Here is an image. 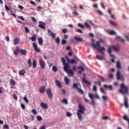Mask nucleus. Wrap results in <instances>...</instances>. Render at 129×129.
Here are the masks:
<instances>
[{
	"label": "nucleus",
	"mask_w": 129,
	"mask_h": 129,
	"mask_svg": "<svg viewBox=\"0 0 129 129\" xmlns=\"http://www.w3.org/2000/svg\"><path fill=\"white\" fill-rule=\"evenodd\" d=\"M99 41H96V43L93 42L92 43V47H93L94 49L98 50V51H99V52H100V53H101L102 55H104V52H103V51H105V48H104V47L103 46H101V45H100V43H104V40L100 39L99 40Z\"/></svg>",
	"instance_id": "obj_1"
},
{
	"label": "nucleus",
	"mask_w": 129,
	"mask_h": 129,
	"mask_svg": "<svg viewBox=\"0 0 129 129\" xmlns=\"http://www.w3.org/2000/svg\"><path fill=\"white\" fill-rule=\"evenodd\" d=\"M112 50H114L115 52H118L119 51V46L116 45V46H110L108 47V53L109 54L110 56L112 57L111 59V62L113 63L115 62V60H114L115 57L111 54V52H112Z\"/></svg>",
	"instance_id": "obj_2"
},
{
	"label": "nucleus",
	"mask_w": 129,
	"mask_h": 129,
	"mask_svg": "<svg viewBox=\"0 0 129 129\" xmlns=\"http://www.w3.org/2000/svg\"><path fill=\"white\" fill-rule=\"evenodd\" d=\"M79 109L77 111V114L78 115V119L79 120H83V116L82 114H84V112L86 110L85 107L82 106L81 104L78 105Z\"/></svg>",
	"instance_id": "obj_3"
},
{
	"label": "nucleus",
	"mask_w": 129,
	"mask_h": 129,
	"mask_svg": "<svg viewBox=\"0 0 129 129\" xmlns=\"http://www.w3.org/2000/svg\"><path fill=\"white\" fill-rule=\"evenodd\" d=\"M119 92L121 94H128V87L125 86L124 83H122L120 85Z\"/></svg>",
	"instance_id": "obj_4"
},
{
	"label": "nucleus",
	"mask_w": 129,
	"mask_h": 129,
	"mask_svg": "<svg viewBox=\"0 0 129 129\" xmlns=\"http://www.w3.org/2000/svg\"><path fill=\"white\" fill-rule=\"evenodd\" d=\"M73 88L76 89V91L80 94H84V91L81 89V84L80 83H74L73 85Z\"/></svg>",
	"instance_id": "obj_5"
},
{
	"label": "nucleus",
	"mask_w": 129,
	"mask_h": 129,
	"mask_svg": "<svg viewBox=\"0 0 129 129\" xmlns=\"http://www.w3.org/2000/svg\"><path fill=\"white\" fill-rule=\"evenodd\" d=\"M61 60L62 64L63 65V69L66 72H67V71H69V69L70 68L69 63L68 62L66 63V59H65V57H62L61 58Z\"/></svg>",
	"instance_id": "obj_6"
},
{
	"label": "nucleus",
	"mask_w": 129,
	"mask_h": 129,
	"mask_svg": "<svg viewBox=\"0 0 129 129\" xmlns=\"http://www.w3.org/2000/svg\"><path fill=\"white\" fill-rule=\"evenodd\" d=\"M117 80H121V81H124V77L123 75L120 74L119 71H117L116 74Z\"/></svg>",
	"instance_id": "obj_7"
},
{
	"label": "nucleus",
	"mask_w": 129,
	"mask_h": 129,
	"mask_svg": "<svg viewBox=\"0 0 129 129\" xmlns=\"http://www.w3.org/2000/svg\"><path fill=\"white\" fill-rule=\"evenodd\" d=\"M47 32H48L47 34L48 36H49L50 37H51L52 39H55L56 38V33H54V32H53L50 29H48Z\"/></svg>",
	"instance_id": "obj_8"
},
{
	"label": "nucleus",
	"mask_w": 129,
	"mask_h": 129,
	"mask_svg": "<svg viewBox=\"0 0 129 129\" xmlns=\"http://www.w3.org/2000/svg\"><path fill=\"white\" fill-rule=\"evenodd\" d=\"M46 94L48 96L49 98H52L53 97V94H52V90L50 88L46 89Z\"/></svg>",
	"instance_id": "obj_9"
},
{
	"label": "nucleus",
	"mask_w": 129,
	"mask_h": 129,
	"mask_svg": "<svg viewBox=\"0 0 129 129\" xmlns=\"http://www.w3.org/2000/svg\"><path fill=\"white\" fill-rule=\"evenodd\" d=\"M39 64L40 67L42 69H45V61H44V60H43V58H40L39 60Z\"/></svg>",
	"instance_id": "obj_10"
},
{
	"label": "nucleus",
	"mask_w": 129,
	"mask_h": 129,
	"mask_svg": "<svg viewBox=\"0 0 129 129\" xmlns=\"http://www.w3.org/2000/svg\"><path fill=\"white\" fill-rule=\"evenodd\" d=\"M124 105L126 108H128V99L126 96L124 97Z\"/></svg>",
	"instance_id": "obj_11"
},
{
	"label": "nucleus",
	"mask_w": 129,
	"mask_h": 129,
	"mask_svg": "<svg viewBox=\"0 0 129 129\" xmlns=\"http://www.w3.org/2000/svg\"><path fill=\"white\" fill-rule=\"evenodd\" d=\"M45 25H46V24H45V23H44L42 21H40L39 22L38 27L39 28H41V29H43V30H46V27H45Z\"/></svg>",
	"instance_id": "obj_12"
},
{
	"label": "nucleus",
	"mask_w": 129,
	"mask_h": 129,
	"mask_svg": "<svg viewBox=\"0 0 129 129\" xmlns=\"http://www.w3.org/2000/svg\"><path fill=\"white\" fill-rule=\"evenodd\" d=\"M33 47H34V51H35V52H37V53H40V49H39L38 47V45H37V43H33Z\"/></svg>",
	"instance_id": "obj_13"
},
{
	"label": "nucleus",
	"mask_w": 129,
	"mask_h": 129,
	"mask_svg": "<svg viewBox=\"0 0 129 129\" xmlns=\"http://www.w3.org/2000/svg\"><path fill=\"white\" fill-rule=\"evenodd\" d=\"M46 90V86H41L39 90V91L40 93H44Z\"/></svg>",
	"instance_id": "obj_14"
},
{
	"label": "nucleus",
	"mask_w": 129,
	"mask_h": 129,
	"mask_svg": "<svg viewBox=\"0 0 129 129\" xmlns=\"http://www.w3.org/2000/svg\"><path fill=\"white\" fill-rule=\"evenodd\" d=\"M83 76H84V77L83 78V80L84 82L85 83H86V84H89V85H90V84H91V83H90V82H88V81H87V80H86V74H83Z\"/></svg>",
	"instance_id": "obj_15"
},
{
	"label": "nucleus",
	"mask_w": 129,
	"mask_h": 129,
	"mask_svg": "<svg viewBox=\"0 0 129 129\" xmlns=\"http://www.w3.org/2000/svg\"><path fill=\"white\" fill-rule=\"evenodd\" d=\"M67 72L69 76H70V77H72V76H74V72L73 71V70L71 69V70L68 71Z\"/></svg>",
	"instance_id": "obj_16"
},
{
	"label": "nucleus",
	"mask_w": 129,
	"mask_h": 129,
	"mask_svg": "<svg viewBox=\"0 0 129 129\" xmlns=\"http://www.w3.org/2000/svg\"><path fill=\"white\" fill-rule=\"evenodd\" d=\"M40 106L42 107V108H43L44 109H47V108L49 107V106H48V105H47V104L43 102H41L40 103Z\"/></svg>",
	"instance_id": "obj_17"
},
{
	"label": "nucleus",
	"mask_w": 129,
	"mask_h": 129,
	"mask_svg": "<svg viewBox=\"0 0 129 129\" xmlns=\"http://www.w3.org/2000/svg\"><path fill=\"white\" fill-rule=\"evenodd\" d=\"M19 52L20 54H21V55H24L25 56L27 55L28 53V51L26 50L23 49H20Z\"/></svg>",
	"instance_id": "obj_18"
},
{
	"label": "nucleus",
	"mask_w": 129,
	"mask_h": 129,
	"mask_svg": "<svg viewBox=\"0 0 129 129\" xmlns=\"http://www.w3.org/2000/svg\"><path fill=\"white\" fill-rule=\"evenodd\" d=\"M55 82L56 85L58 88H61V87H62V85L61 84V82H60L58 80H56L55 81Z\"/></svg>",
	"instance_id": "obj_19"
},
{
	"label": "nucleus",
	"mask_w": 129,
	"mask_h": 129,
	"mask_svg": "<svg viewBox=\"0 0 129 129\" xmlns=\"http://www.w3.org/2000/svg\"><path fill=\"white\" fill-rule=\"evenodd\" d=\"M20 43V39L17 37H16L14 40V45H19Z\"/></svg>",
	"instance_id": "obj_20"
},
{
	"label": "nucleus",
	"mask_w": 129,
	"mask_h": 129,
	"mask_svg": "<svg viewBox=\"0 0 129 129\" xmlns=\"http://www.w3.org/2000/svg\"><path fill=\"white\" fill-rule=\"evenodd\" d=\"M38 42L39 45H40V46H43V43H44V41L43 40V38L42 37H39L38 39Z\"/></svg>",
	"instance_id": "obj_21"
},
{
	"label": "nucleus",
	"mask_w": 129,
	"mask_h": 129,
	"mask_svg": "<svg viewBox=\"0 0 129 129\" xmlns=\"http://www.w3.org/2000/svg\"><path fill=\"white\" fill-rule=\"evenodd\" d=\"M78 69L79 70H81V71H79L78 72L79 73V74H82V72L84 71V70H85V69H84V68H83V67L82 66H79L78 67Z\"/></svg>",
	"instance_id": "obj_22"
},
{
	"label": "nucleus",
	"mask_w": 129,
	"mask_h": 129,
	"mask_svg": "<svg viewBox=\"0 0 129 129\" xmlns=\"http://www.w3.org/2000/svg\"><path fill=\"white\" fill-rule=\"evenodd\" d=\"M19 52H20V47H17L14 51V53L15 55H18L19 54Z\"/></svg>",
	"instance_id": "obj_23"
},
{
	"label": "nucleus",
	"mask_w": 129,
	"mask_h": 129,
	"mask_svg": "<svg viewBox=\"0 0 129 129\" xmlns=\"http://www.w3.org/2000/svg\"><path fill=\"white\" fill-rule=\"evenodd\" d=\"M25 73H26L25 70H22L19 71V74L21 76H25Z\"/></svg>",
	"instance_id": "obj_24"
},
{
	"label": "nucleus",
	"mask_w": 129,
	"mask_h": 129,
	"mask_svg": "<svg viewBox=\"0 0 129 129\" xmlns=\"http://www.w3.org/2000/svg\"><path fill=\"white\" fill-rule=\"evenodd\" d=\"M64 79L66 84L67 85H69V82H70V80H69V79H68V78L66 76L64 77Z\"/></svg>",
	"instance_id": "obj_25"
},
{
	"label": "nucleus",
	"mask_w": 129,
	"mask_h": 129,
	"mask_svg": "<svg viewBox=\"0 0 129 129\" xmlns=\"http://www.w3.org/2000/svg\"><path fill=\"white\" fill-rule=\"evenodd\" d=\"M97 77L98 78H99V79L101 80V81H102V82H104L105 81V78L102 76L98 75Z\"/></svg>",
	"instance_id": "obj_26"
},
{
	"label": "nucleus",
	"mask_w": 129,
	"mask_h": 129,
	"mask_svg": "<svg viewBox=\"0 0 129 129\" xmlns=\"http://www.w3.org/2000/svg\"><path fill=\"white\" fill-rule=\"evenodd\" d=\"M75 40H76V41H77L78 42H83V39L80 38V37H77L76 36H75L74 37Z\"/></svg>",
	"instance_id": "obj_27"
},
{
	"label": "nucleus",
	"mask_w": 129,
	"mask_h": 129,
	"mask_svg": "<svg viewBox=\"0 0 129 129\" xmlns=\"http://www.w3.org/2000/svg\"><path fill=\"white\" fill-rule=\"evenodd\" d=\"M104 88H109L110 90H112V86L104 85Z\"/></svg>",
	"instance_id": "obj_28"
},
{
	"label": "nucleus",
	"mask_w": 129,
	"mask_h": 129,
	"mask_svg": "<svg viewBox=\"0 0 129 129\" xmlns=\"http://www.w3.org/2000/svg\"><path fill=\"white\" fill-rule=\"evenodd\" d=\"M10 83L11 85H16V81L14 79H11L10 80Z\"/></svg>",
	"instance_id": "obj_29"
},
{
	"label": "nucleus",
	"mask_w": 129,
	"mask_h": 129,
	"mask_svg": "<svg viewBox=\"0 0 129 129\" xmlns=\"http://www.w3.org/2000/svg\"><path fill=\"white\" fill-rule=\"evenodd\" d=\"M116 67V68H119V69H120L121 68L120 62L119 61H117Z\"/></svg>",
	"instance_id": "obj_30"
},
{
	"label": "nucleus",
	"mask_w": 129,
	"mask_h": 129,
	"mask_svg": "<svg viewBox=\"0 0 129 129\" xmlns=\"http://www.w3.org/2000/svg\"><path fill=\"white\" fill-rule=\"evenodd\" d=\"M30 40H31L32 42H35L36 41V34H34V36L31 37L30 38Z\"/></svg>",
	"instance_id": "obj_31"
},
{
	"label": "nucleus",
	"mask_w": 129,
	"mask_h": 129,
	"mask_svg": "<svg viewBox=\"0 0 129 129\" xmlns=\"http://www.w3.org/2000/svg\"><path fill=\"white\" fill-rule=\"evenodd\" d=\"M61 101L63 103H65V104H68V101L67 100V99L65 98H63Z\"/></svg>",
	"instance_id": "obj_32"
},
{
	"label": "nucleus",
	"mask_w": 129,
	"mask_h": 129,
	"mask_svg": "<svg viewBox=\"0 0 129 129\" xmlns=\"http://www.w3.org/2000/svg\"><path fill=\"white\" fill-rule=\"evenodd\" d=\"M55 42L57 45H59V44H60V37H56L55 39Z\"/></svg>",
	"instance_id": "obj_33"
},
{
	"label": "nucleus",
	"mask_w": 129,
	"mask_h": 129,
	"mask_svg": "<svg viewBox=\"0 0 129 129\" xmlns=\"http://www.w3.org/2000/svg\"><path fill=\"white\" fill-rule=\"evenodd\" d=\"M109 35H116V32H114L113 30H111L109 32Z\"/></svg>",
	"instance_id": "obj_34"
},
{
	"label": "nucleus",
	"mask_w": 129,
	"mask_h": 129,
	"mask_svg": "<svg viewBox=\"0 0 129 129\" xmlns=\"http://www.w3.org/2000/svg\"><path fill=\"white\" fill-rule=\"evenodd\" d=\"M116 39L118 41H121V42H124V39L121 38V37H120L119 36H116Z\"/></svg>",
	"instance_id": "obj_35"
},
{
	"label": "nucleus",
	"mask_w": 129,
	"mask_h": 129,
	"mask_svg": "<svg viewBox=\"0 0 129 129\" xmlns=\"http://www.w3.org/2000/svg\"><path fill=\"white\" fill-rule=\"evenodd\" d=\"M109 24H110V25L114 26L115 27H116V26L117 25V24H116V22L111 21H109Z\"/></svg>",
	"instance_id": "obj_36"
},
{
	"label": "nucleus",
	"mask_w": 129,
	"mask_h": 129,
	"mask_svg": "<svg viewBox=\"0 0 129 129\" xmlns=\"http://www.w3.org/2000/svg\"><path fill=\"white\" fill-rule=\"evenodd\" d=\"M28 61L27 63L28 64L29 67H32V60L30 58H28Z\"/></svg>",
	"instance_id": "obj_37"
},
{
	"label": "nucleus",
	"mask_w": 129,
	"mask_h": 129,
	"mask_svg": "<svg viewBox=\"0 0 129 129\" xmlns=\"http://www.w3.org/2000/svg\"><path fill=\"white\" fill-rule=\"evenodd\" d=\"M5 10L6 11H11V13H13V11L11 10V8L8 7V5H5Z\"/></svg>",
	"instance_id": "obj_38"
},
{
	"label": "nucleus",
	"mask_w": 129,
	"mask_h": 129,
	"mask_svg": "<svg viewBox=\"0 0 129 129\" xmlns=\"http://www.w3.org/2000/svg\"><path fill=\"white\" fill-rule=\"evenodd\" d=\"M32 66L33 68H36V67L37 66V62L36 61V60H34L32 62Z\"/></svg>",
	"instance_id": "obj_39"
},
{
	"label": "nucleus",
	"mask_w": 129,
	"mask_h": 129,
	"mask_svg": "<svg viewBox=\"0 0 129 129\" xmlns=\"http://www.w3.org/2000/svg\"><path fill=\"white\" fill-rule=\"evenodd\" d=\"M96 58L98 60H103L104 59L103 56L100 55H96Z\"/></svg>",
	"instance_id": "obj_40"
},
{
	"label": "nucleus",
	"mask_w": 129,
	"mask_h": 129,
	"mask_svg": "<svg viewBox=\"0 0 129 129\" xmlns=\"http://www.w3.org/2000/svg\"><path fill=\"white\" fill-rule=\"evenodd\" d=\"M61 44L62 45H65L66 44H67V40H65V39H62L61 40Z\"/></svg>",
	"instance_id": "obj_41"
},
{
	"label": "nucleus",
	"mask_w": 129,
	"mask_h": 129,
	"mask_svg": "<svg viewBox=\"0 0 129 129\" xmlns=\"http://www.w3.org/2000/svg\"><path fill=\"white\" fill-rule=\"evenodd\" d=\"M102 98L103 100H104V101L108 100V98L107 97V96H103L102 97Z\"/></svg>",
	"instance_id": "obj_42"
},
{
	"label": "nucleus",
	"mask_w": 129,
	"mask_h": 129,
	"mask_svg": "<svg viewBox=\"0 0 129 129\" xmlns=\"http://www.w3.org/2000/svg\"><path fill=\"white\" fill-rule=\"evenodd\" d=\"M71 64H77V61H75V59H72L71 60Z\"/></svg>",
	"instance_id": "obj_43"
},
{
	"label": "nucleus",
	"mask_w": 129,
	"mask_h": 129,
	"mask_svg": "<svg viewBox=\"0 0 129 129\" xmlns=\"http://www.w3.org/2000/svg\"><path fill=\"white\" fill-rule=\"evenodd\" d=\"M52 70H53V72H56V71H58V69L57 68V67L53 66L52 67Z\"/></svg>",
	"instance_id": "obj_44"
},
{
	"label": "nucleus",
	"mask_w": 129,
	"mask_h": 129,
	"mask_svg": "<svg viewBox=\"0 0 129 129\" xmlns=\"http://www.w3.org/2000/svg\"><path fill=\"white\" fill-rule=\"evenodd\" d=\"M76 32L77 33H80V34H83V31L81 29H76Z\"/></svg>",
	"instance_id": "obj_45"
},
{
	"label": "nucleus",
	"mask_w": 129,
	"mask_h": 129,
	"mask_svg": "<svg viewBox=\"0 0 129 129\" xmlns=\"http://www.w3.org/2000/svg\"><path fill=\"white\" fill-rule=\"evenodd\" d=\"M37 120H38V121H41V120H43V118L41 116H38L37 117Z\"/></svg>",
	"instance_id": "obj_46"
},
{
	"label": "nucleus",
	"mask_w": 129,
	"mask_h": 129,
	"mask_svg": "<svg viewBox=\"0 0 129 129\" xmlns=\"http://www.w3.org/2000/svg\"><path fill=\"white\" fill-rule=\"evenodd\" d=\"M62 31L63 34H66V33L68 32V29H62Z\"/></svg>",
	"instance_id": "obj_47"
},
{
	"label": "nucleus",
	"mask_w": 129,
	"mask_h": 129,
	"mask_svg": "<svg viewBox=\"0 0 129 129\" xmlns=\"http://www.w3.org/2000/svg\"><path fill=\"white\" fill-rule=\"evenodd\" d=\"M89 96L90 98L91 99V100H93V95H92V94L89 93Z\"/></svg>",
	"instance_id": "obj_48"
},
{
	"label": "nucleus",
	"mask_w": 129,
	"mask_h": 129,
	"mask_svg": "<svg viewBox=\"0 0 129 129\" xmlns=\"http://www.w3.org/2000/svg\"><path fill=\"white\" fill-rule=\"evenodd\" d=\"M24 100L25 101V102H27V103H29V100H28V98L24 97L23 98Z\"/></svg>",
	"instance_id": "obj_49"
},
{
	"label": "nucleus",
	"mask_w": 129,
	"mask_h": 129,
	"mask_svg": "<svg viewBox=\"0 0 129 129\" xmlns=\"http://www.w3.org/2000/svg\"><path fill=\"white\" fill-rule=\"evenodd\" d=\"M78 26L79 27H80V28H82V29H83V28H84V27H85V26H84V25H82V24H80V23H79V24H78Z\"/></svg>",
	"instance_id": "obj_50"
},
{
	"label": "nucleus",
	"mask_w": 129,
	"mask_h": 129,
	"mask_svg": "<svg viewBox=\"0 0 129 129\" xmlns=\"http://www.w3.org/2000/svg\"><path fill=\"white\" fill-rule=\"evenodd\" d=\"M25 32L26 33H30V29H29V28L27 27H25Z\"/></svg>",
	"instance_id": "obj_51"
},
{
	"label": "nucleus",
	"mask_w": 129,
	"mask_h": 129,
	"mask_svg": "<svg viewBox=\"0 0 129 129\" xmlns=\"http://www.w3.org/2000/svg\"><path fill=\"white\" fill-rule=\"evenodd\" d=\"M32 111V113H34V114H38V112L37 111V110L33 109Z\"/></svg>",
	"instance_id": "obj_52"
},
{
	"label": "nucleus",
	"mask_w": 129,
	"mask_h": 129,
	"mask_svg": "<svg viewBox=\"0 0 129 129\" xmlns=\"http://www.w3.org/2000/svg\"><path fill=\"white\" fill-rule=\"evenodd\" d=\"M30 3L31 4V5H33V6H36L37 4H36V3H35L34 1H30Z\"/></svg>",
	"instance_id": "obj_53"
},
{
	"label": "nucleus",
	"mask_w": 129,
	"mask_h": 129,
	"mask_svg": "<svg viewBox=\"0 0 129 129\" xmlns=\"http://www.w3.org/2000/svg\"><path fill=\"white\" fill-rule=\"evenodd\" d=\"M93 91H97V87H96V86H93Z\"/></svg>",
	"instance_id": "obj_54"
},
{
	"label": "nucleus",
	"mask_w": 129,
	"mask_h": 129,
	"mask_svg": "<svg viewBox=\"0 0 129 129\" xmlns=\"http://www.w3.org/2000/svg\"><path fill=\"white\" fill-rule=\"evenodd\" d=\"M31 19L33 22H34V23H37V20H36V18H35V17H31Z\"/></svg>",
	"instance_id": "obj_55"
},
{
	"label": "nucleus",
	"mask_w": 129,
	"mask_h": 129,
	"mask_svg": "<svg viewBox=\"0 0 129 129\" xmlns=\"http://www.w3.org/2000/svg\"><path fill=\"white\" fill-rule=\"evenodd\" d=\"M95 84H98V85L101 86V82L100 81L94 82Z\"/></svg>",
	"instance_id": "obj_56"
},
{
	"label": "nucleus",
	"mask_w": 129,
	"mask_h": 129,
	"mask_svg": "<svg viewBox=\"0 0 129 129\" xmlns=\"http://www.w3.org/2000/svg\"><path fill=\"white\" fill-rule=\"evenodd\" d=\"M13 98L14 99H15V100H18V97L17 96V95H16V94L13 95Z\"/></svg>",
	"instance_id": "obj_57"
},
{
	"label": "nucleus",
	"mask_w": 129,
	"mask_h": 129,
	"mask_svg": "<svg viewBox=\"0 0 129 129\" xmlns=\"http://www.w3.org/2000/svg\"><path fill=\"white\" fill-rule=\"evenodd\" d=\"M67 116H69V117H70V116H72V114L69 112H67Z\"/></svg>",
	"instance_id": "obj_58"
},
{
	"label": "nucleus",
	"mask_w": 129,
	"mask_h": 129,
	"mask_svg": "<svg viewBox=\"0 0 129 129\" xmlns=\"http://www.w3.org/2000/svg\"><path fill=\"white\" fill-rule=\"evenodd\" d=\"M21 108H22V109H26V106H25V104H21Z\"/></svg>",
	"instance_id": "obj_59"
},
{
	"label": "nucleus",
	"mask_w": 129,
	"mask_h": 129,
	"mask_svg": "<svg viewBox=\"0 0 129 129\" xmlns=\"http://www.w3.org/2000/svg\"><path fill=\"white\" fill-rule=\"evenodd\" d=\"M3 92H4V88H3L2 87H0V94L3 93Z\"/></svg>",
	"instance_id": "obj_60"
},
{
	"label": "nucleus",
	"mask_w": 129,
	"mask_h": 129,
	"mask_svg": "<svg viewBox=\"0 0 129 129\" xmlns=\"http://www.w3.org/2000/svg\"><path fill=\"white\" fill-rule=\"evenodd\" d=\"M91 103L93 106H95V102H94V100L93 99L91 100Z\"/></svg>",
	"instance_id": "obj_61"
},
{
	"label": "nucleus",
	"mask_w": 129,
	"mask_h": 129,
	"mask_svg": "<svg viewBox=\"0 0 129 129\" xmlns=\"http://www.w3.org/2000/svg\"><path fill=\"white\" fill-rule=\"evenodd\" d=\"M101 6L104 10H105V6H104V5L103 4V2L101 3Z\"/></svg>",
	"instance_id": "obj_62"
},
{
	"label": "nucleus",
	"mask_w": 129,
	"mask_h": 129,
	"mask_svg": "<svg viewBox=\"0 0 129 129\" xmlns=\"http://www.w3.org/2000/svg\"><path fill=\"white\" fill-rule=\"evenodd\" d=\"M97 13H98L99 15H103V13H102V12H101V11L100 10H98Z\"/></svg>",
	"instance_id": "obj_63"
},
{
	"label": "nucleus",
	"mask_w": 129,
	"mask_h": 129,
	"mask_svg": "<svg viewBox=\"0 0 129 129\" xmlns=\"http://www.w3.org/2000/svg\"><path fill=\"white\" fill-rule=\"evenodd\" d=\"M19 19H21L22 21H25V18L23 16H18Z\"/></svg>",
	"instance_id": "obj_64"
}]
</instances>
